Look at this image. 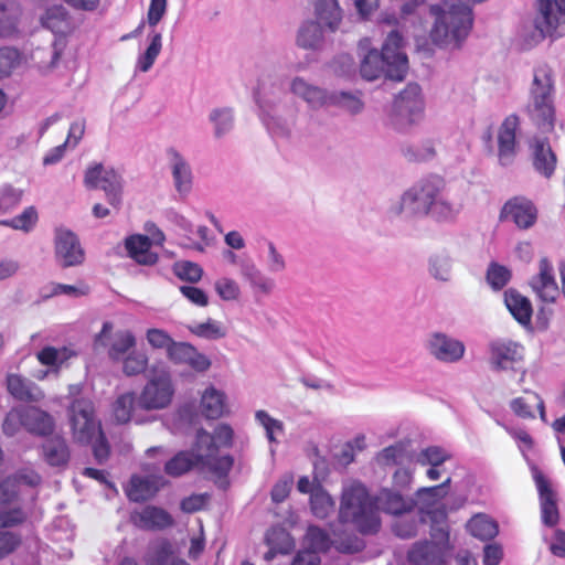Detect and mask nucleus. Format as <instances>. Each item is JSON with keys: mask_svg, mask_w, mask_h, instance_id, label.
Listing matches in <instances>:
<instances>
[{"mask_svg": "<svg viewBox=\"0 0 565 565\" xmlns=\"http://www.w3.org/2000/svg\"><path fill=\"white\" fill-rule=\"evenodd\" d=\"M416 508V500L404 492L382 488L372 497L363 483L354 481L342 490L339 520L352 524L362 534H375L381 527L379 510L402 516L414 512Z\"/></svg>", "mask_w": 565, "mask_h": 565, "instance_id": "nucleus-1", "label": "nucleus"}, {"mask_svg": "<svg viewBox=\"0 0 565 565\" xmlns=\"http://www.w3.org/2000/svg\"><path fill=\"white\" fill-rule=\"evenodd\" d=\"M404 39L394 30L386 36L381 52L370 49V39H362L359 49L363 54L360 73L367 81H374L382 76L395 82H402L408 70V60L402 51Z\"/></svg>", "mask_w": 565, "mask_h": 565, "instance_id": "nucleus-2", "label": "nucleus"}, {"mask_svg": "<svg viewBox=\"0 0 565 565\" xmlns=\"http://www.w3.org/2000/svg\"><path fill=\"white\" fill-rule=\"evenodd\" d=\"M259 118L274 140L282 136L281 97L282 78L279 63H259L257 82L253 90Z\"/></svg>", "mask_w": 565, "mask_h": 565, "instance_id": "nucleus-3", "label": "nucleus"}, {"mask_svg": "<svg viewBox=\"0 0 565 565\" xmlns=\"http://www.w3.org/2000/svg\"><path fill=\"white\" fill-rule=\"evenodd\" d=\"M234 459L230 455L215 457V447L210 433L204 429L196 431L195 443L191 451H180L164 467L168 475L181 476L193 467L207 470L218 478L226 477L232 469Z\"/></svg>", "mask_w": 565, "mask_h": 565, "instance_id": "nucleus-4", "label": "nucleus"}, {"mask_svg": "<svg viewBox=\"0 0 565 565\" xmlns=\"http://www.w3.org/2000/svg\"><path fill=\"white\" fill-rule=\"evenodd\" d=\"M430 11L436 15L430 31L431 41L440 47H460L473 25L471 4L452 3L448 10L433 6Z\"/></svg>", "mask_w": 565, "mask_h": 565, "instance_id": "nucleus-5", "label": "nucleus"}, {"mask_svg": "<svg viewBox=\"0 0 565 565\" xmlns=\"http://www.w3.org/2000/svg\"><path fill=\"white\" fill-rule=\"evenodd\" d=\"M554 77L547 65L534 68L530 89V103L526 107L532 121L541 129H552L555 119Z\"/></svg>", "mask_w": 565, "mask_h": 565, "instance_id": "nucleus-6", "label": "nucleus"}, {"mask_svg": "<svg viewBox=\"0 0 565 565\" xmlns=\"http://www.w3.org/2000/svg\"><path fill=\"white\" fill-rule=\"evenodd\" d=\"M446 182L438 175L423 178L407 189L399 201L391 207V213L404 218L428 216L436 195L445 192Z\"/></svg>", "mask_w": 565, "mask_h": 565, "instance_id": "nucleus-7", "label": "nucleus"}, {"mask_svg": "<svg viewBox=\"0 0 565 565\" xmlns=\"http://www.w3.org/2000/svg\"><path fill=\"white\" fill-rule=\"evenodd\" d=\"M525 348L510 338H495L488 343V364L493 372H509L519 375L522 383L526 375L524 365Z\"/></svg>", "mask_w": 565, "mask_h": 565, "instance_id": "nucleus-8", "label": "nucleus"}, {"mask_svg": "<svg viewBox=\"0 0 565 565\" xmlns=\"http://www.w3.org/2000/svg\"><path fill=\"white\" fill-rule=\"evenodd\" d=\"M423 117L422 88L416 83H409L394 99L392 124L397 130H406L413 125H417Z\"/></svg>", "mask_w": 565, "mask_h": 565, "instance_id": "nucleus-9", "label": "nucleus"}, {"mask_svg": "<svg viewBox=\"0 0 565 565\" xmlns=\"http://www.w3.org/2000/svg\"><path fill=\"white\" fill-rule=\"evenodd\" d=\"M68 417L73 438L76 443L86 445L100 435V423L96 419L94 405L87 398L73 401L68 408Z\"/></svg>", "mask_w": 565, "mask_h": 565, "instance_id": "nucleus-10", "label": "nucleus"}, {"mask_svg": "<svg viewBox=\"0 0 565 565\" xmlns=\"http://www.w3.org/2000/svg\"><path fill=\"white\" fill-rule=\"evenodd\" d=\"M167 12V0H150L147 12V23L152 29L147 40L149 42L146 51L138 55L136 61V71L147 73L153 66L157 57L162 50V34L154 30Z\"/></svg>", "mask_w": 565, "mask_h": 565, "instance_id": "nucleus-11", "label": "nucleus"}, {"mask_svg": "<svg viewBox=\"0 0 565 565\" xmlns=\"http://www.w3.org/2000/svg\"><path fill=\"white\" fill-rule=\"evenodd\" d=\"M84 184L88 189H102L107 201L114 207H119L122 195V178L113 168L95 163L87 168L84 175Z\"/></svg>", "mask_w": 565, "mask_h": 565, "instance_id": "nucleus-12", "label": "nucleus"}, {"mask_svg": "<svg viewBox=\"0 0 565 565\" xmlns=\"http://www.w3.org/2000/svg\"><path fill=\"white\" fill-rule=\"evenodd\" d=\"M174 388L168 372L153 375L142 388L137 399L141 409L158 411L168 407L172 401Z\"/></svg>", "mask_w": 565, "mask_h": 565, "instance_id": "nucleus-13", "label": "nucleus"}, {"mask_svg": "<svg viewBox=\"0 0 565 565\" xmlns=\"http://www.w3.org/2000/svg\"><path fill=\"white\" fill-rule=\"evenodd\" d=\"M539 11L534 25L542 38L565 34V0H539Z\"/></svg>", "mask_w": 565, "mask_h": 565, "instance_id": "nucleus-14", "label": "nucleus"}, {"mask_svg": "<svg viewBox=\"0 0 565 565\" xmlns=\"http://www.w3.org/2000/svg\"><path fill=\"white\" fill-rule=\"evenodd\" d=\"M54 252L56 263L63 268L78 266L85 258L77 236L67 228H56Z\"/></svg>", "mask_w": 565, "mask_h": 565, "instance_id": "nucleus-15", "label": "nucleus"}, {"mask_svg": "<svg viewBox=\"0 0 565 565\" xmlns=\"http://www.w3.org/2000/svg\"><path fill=\"white\" fill-rule=\"evenodd\" d=\"M520 117L511 114L504 118L498 131V159L502 167L514 162L518 153L516 132L520 130Z\"/></svg>", "mask_w": 565, "mask_h": 565, "instance_id": "nucleus-16", "label": "nucleus"}, {"mask_svg": "<svg viewBox=\"0 0 565 565\" xmlns=\"http://www.w3.org/2000/svg\"><path fill=\"white\" fill-rule=\"evenodd\" d=\"M427 350L440 362L457 363L463 358L466 345L461 340L444 332H434L427 340Z\"/></svg>", "mask_w": 565, "mask_h": 565, "instance_id": "nucleus-17", "label": "nucleus"}, {"mask_svg": "<svg viewBox=\"0 0 565 565\" xmlns=\"http://www.w3.org/2000/svg\"><path fill=\"white\" fill-rule=\"evenodd\" d=\"M533 479L540 497L542 523L554 527L559 521L556 493L547 478L537 468L533 469Z\"/></svg>", "mask_w": 565, "mask_h": 565, "instance_id": "nucleus-18", "label": "nucleus"}, {"mask_svg": "<svg viewBox=\"0 0 565 565\" xmlns=\"http://www.w3.org/2000/svg\"><path fill=\"white\" fill-rule=\"evenodd\" d=\"M113 330L111 322H104L100 332L95 338L96 347H107L108 355L114 361H119L136 345V338L129 330H119L113 334L110 342L106 343Z\"/></svg>", "mask_w": 565, "mask_h": 565, "instance_id": "nucleus-19", "label": "nucleus"}, {"mask_svg": "<svg viewBox=\"0 0 565 565\" xmlns=\"http://www.w3.org/2000/svg\"><path fill=\"white\" fill-rule=\"evenodd\" d=\"M537 218V210L532 201L515 196L504 203L501 213V221H511L519 228H530L534 225Z\"/></svg>", "mask_w": 565, "mask_h": 565, "instance_id": "nucleus-20", "label": "nucleus"}, {"mask_svg": "<svg viewBox=\"0 0 565 565\" xmlns=\"http://www.w3.org/2000/svg\"><path fill=\"white\" fill-rule=\"evenodd\" d=\"M168 164L178 194L185 198L193 188V172L186 158L175 148L167 150Z\"/></svg>", "mask_w": 565, "mask_h": 565, "instance_id": "nucleus-21", "label": "nucleus"}, {"mask_svg": "<svg viewBox=\"0 0 565 565\" xmlns=\"http://www.w3.org/2000/svg\"><path fill=\"white\" fill-rule=\"evenodd\" d=\"M534 292L544 302H554L559 296V288L555 280L554 268L548 258L543 257L539 263V274L530 282Z\"/></svg>", "mask_w": 565, "mask_h": 565, "instance_id": "nucleus-22", "label": "nucleus"}, {"mask_svg": "<svg viewBox=\"0 0 565 565\" xmlns=\"http://www.w3.org/2000/svg\"><path fill=\"white\" fill-rule=\"evenodd\" d=\"M168 358L175 364L189 365L196 372H205L211 366L210 359L200 353L195 347L188 342H173L168 348Z\"/></svg>", "mask_w": 565, "mask_h": 565, "instance_id": "nucleus-23", "label": "nucleus"}, {"mask_svg": "<svg viewBox=\"0 0 565 565\" xmlns=\"http://www.w3.org/2000/svg\"><path fill=\"white\" fill-rule=\"evenodd\" d=\"M530 147L535 171L542 177L550 179L555 172L557 159L548 140L546 138H534Z\"/></svg>", "mask_w": 565, "mask_h": 565, "instance_id": "nucleus-24", "label": "nucleus"}, {"mask_svg": "<svg viewBox=\"0 0 565 565\" xmlns=\"http://www.w3.org/2000/svg\"><path fill=\"white\" fill-rule=\"evenodd\" d=\"M7 390L9 394L21 402H40L44 397L43 391L31 380L19 374L7 375Z\"/></svg>", "mask_w": 565, "mask_h": 565, "instance_id": "nucleus-25", "label": "nucleus"}, {"mask_svg": "<svg viewBox=\"0 0 565 565\" xmlns=\"http://www.w3.org/2000/svg\"><path fill=\"white\" fill-rule=\"evenodd\" d=\"M162 486V477L134 476L126 488V494L131 501L142 502L152 498Z\"/></svg>", "mask_w": 565, "mask_h": 565, "instance_id": "nucleus-26", "label": "nucleus"}, {"mask_svg": "<svg viewBox=\"0 0 565 565\" xmlns=\"http://www.w3.org/2000/svg\"><path fill=\"white\" fill-rule=\"evenodd\" d=\"M443 561L438 544L428 540L415 542L407 552V562L411 565H437Z\"/></svg>", "mask_w": 565, "mask_h": 565, "instance_id": "nucleus-27", "label": "nucleus"}, {"mask_svg": "<svg viewBox=\"0 0 565 565\" xmlns=\"http://www.w3.org/2000/svg\"><path fill=\"white\" fill-rule=\"evenodd\" d=\"M134 523L145 530H161L173 523L172 516L163 509L146 507L140 512L132 514Z\"/></svg>", "mask_w": 565, "mask_h": 565, "instance_id": "nucleus-28", "label": "nucleus"}, {"mask_svg": "<svg viewBox=\"0 0 565 565\" xmlns=\"http://www.w3.org/2000/svg\"><path fill=\"white\" fill-rule=\"evenodd\" d=\"M504 303L521 326H530L533 310L531 301L526 297L514 289H508L504 292Z\"/></svg>", "mask_w": 565, "mask_h": 565, "instance_id": "nucleus-29", "label": "nucleus"}, {"mask_svg": "<svg viewBox=\"0 0 565 565\" xmlns=\"http://www.w3.org/2000/svg\"><path fill=\"white\" fill-rule=\"evenodd\" d=\"M24 428L35 435L46 436L54 429L52 416L38 407H23Z\"/></svg>", "mask_w": 565, "mask_h": 565, "instance_id": "nucleus-30", "label": "nucleus"}, {"mask_svg": "<svg viewBox=\"0 0 565 565\" xmlns=\"http://www.w3.org/2000/svg\"><path fill=\"white\" fill-rule=\"evenodd\" d=\"M291 90L295 95L303 98L312 108L328 106L331 103L330 93L320 87L309 85L302 78H295L292 81Z\"/></svg>", "mask_w": 565, "mask_h": 565, "instance_id": "nucleus-31", "label": "nucleus"}, {"mask_svg": "<svg viewBox=\"0 0 565 565\" xmlns=\"http://www.w3.org/2000/svg\"><path fill=\"white\" fill-rule=\"evenodd\" d=\"M396 518L397 519L392 524V532L402 540L415 537L419 526L425 523V514L422 510L417 509L409 514Z\"/></svg>", "mask_w": 565, "mask_h": 565, "instance_id": "nucleus-32", "label": "nucleus"}, {"mask_svg": "<svg viewBox=\"0 0 565 565\" xmlns=\"http://www.w3.org/2000/svg\"><path fill=\"white\" fill-rule=\"evenodd\" d=\"M151 242L148 236L132 235L126 239L129 255L139 264L152 265L158 260L157 254L150 252Z\"/></svg>", "mask_w": 565, "mask_h": 565, "instance_id": "nucleus-33", "label": "nucleus"}, {"mask_svg": "<svg viewBox=\"0 0 565 565\" xmlns=\"http://www.w3.org/2000/svg\"><path fill=\"white\" fill-rule=\"evenodd\" d=\"M200 407L206 418L215 419L221 417L226 407L224 393L214 386L207 387L202 394Z\"/></svg>", "mask_w": 565, "mask_h": 565, "instance_id": "nucleus-34", "label": "nucleus"}, {"mask_svg": "<svg viewBox=\"0 0 565 565\" xmlns=\"http://www.w3.org/2000/svg\"><path fill=\"white\" fill-rule=\"evenodd\" d=\"M43 455L50 466H65L70 459V450L63 437L54 436L43 444Z\"/></svg>", "mask_w": 565, "mask_h": 565, "instance_id": "nucleus-35", "label": "nucleus"}, {"mask_svg": "<svg viewBox=\"0 0 565 565\" xmlns=\"http://www.w3.org/2000/svg\"><path fill=\"white\" fill-rule=\"evenodd\" d=\"M76 351L71 347H44L36 353V358L42 365L58 370L70 359L76 356Z\"/></svg>", "mask_w": 565, "mask_h": 565, "instance_id": "nucleus-36", "label": "nucleus"}, {"mask_svg": "<svg viewBox=\"0 0 565 565\" xmlns=\"http://www.w3.org/2000/svg\"><path fill=\"white\" fill-rule=\"evenodd\" d=\"M209 121L213 127L215 139H222L228 135L234 127V113L230 107H216L209 113Z\"/></svg>", "mask_w": 565, "mask_h": 565, "instance_id": "nucleus-37", "label": "nucleus"}, {"mask_svg": "<svg viewBox=\"0 0 565 565\" xmlns=\"http://www.w3.org/2000/svg\"><path fill=\"white\" fill-rule=\"evenodd\" d=\"M468 532L481 540L490 541L499 533V527L495 521L484 514H476L467 523Z\"/></svg>", "mask_w": 565, "mask_h": 565, "instance_id": "nucleus-38", "label": "nucleus"}, {"mask_svg": "<svg viewBox=\"0 0 565 565\" xmlns=\"http://www.w3.org/2000/svg\"><path fill=\"white\" fill-rule=\"evenodd\" d=\"M316 14L318 21L328 26L332 32L337 30L342 19V11L338 0H317Z\"/></svg>", "mask_w": 565, "mask_h": 565, "instance_id": "nucleus-39", "label": "nucleus"}, {"mask_svg": "<svg viewBox=\"0 0 565 565\" xmlns=\"http://www.w3.org/2000/svg\"><path fill=\"white\" fill-rule=\"evenodd\" d=\"M323 38L322 23L320 21H309L300 28L297 43L303 49L318 50L323 43Z\"/></svg>", "mask_w": 565, "mask_h": 565, "instance_id": "nucleus-40", "label": "nucleus"}, {"mask_svg": "<svg viewBox=\"0 0 565 565\" xmlns=\"http://www.w3.org/2000/svg\"><path fill=\"white\" fill-rule=\"evenodd\" d=\"M303 543L306 548L313 551L318 555L329 552L334 544L329 533L317 525L308 526Z\"/></svg>", "mask_w": 565, "mask_h": 565, "instance_id": "nucleus-41", "label": "nucleus"}, {"mask_svg": "<svg viewBox=\"0 0 565 565\" xmlns=\"http://www.w3.org/2000/svg\"><path fill=\"white\" fill-rule=\"evenodd\" d=\"M451 484V478L448 477L444 482L437 486L423 487L416 490L415 500L426 507H434L440 500L447 497Z\"/></svg>", "mask_w": 565, "mask_h": 565, "instance_id": "nucleus-42", "label": "nucleus"}, {"mask_svg": "<svg viewBox=\"0 0 565 565\" xmlns=\"http://www.w3.org/2000/svg\"><path fill=\"white\" fill-rule=\"evenodd\" d=\"M459 206L447 200L445 192L436 195L428 215L439 222L452 221L459 213Z\"/></svg>", "mask_w": 565, "mask_h": 565, "instance_id": "nucleus-43", "label": "nucleus"}, {"mask_svg": "<svg viewBox=\"0 0 565 565\" xmlns=\"http://www.w3.org/2000/svg\"><path fill=\"white\" fill-rule=\"evenodd\" d=\"M310 508L316 518L326 519L334 510V501L322 487H317L311 493Z\"/></svg>", "mask_w": 565, "mask_h": 565, "instance_id": "nucleus-44", "label": "nucleus"}, {"mask_svg": "<svg viewBox=\"0 0 565 565\" xmlns=\"http://www.w3.org/2000/svg\"><path fill=\"white\" fill-rule=\"evenodd\" d=\"M189 331L206 340H218L226 335L225 328L221 322L207 319L205 322H195L188 327Z\"/></svg>", "mask_w": 565, "mask_h": 565, "instance_id": "nucleus-45", "label": "nucleus"}, {"mask_svg": "<svg viewBox=\"0 0 565 565\" xmlns=\"http://www.w3.org/2000/svg\"><path fill=\"white\" fill-rule=\"evenodd\" d=\"M134 393H125L120 395L114 404V416L119 424L128 423L132 416L137 405Z\"/></svg>", "mask_w": 565, "mask_h": 565, "instance_id": "nucleus-46", "label": "nucleus"}, {"mask_svg": "<svg viewBox=\"0 0 565 565\" xmlns=\"http://www.w3.org/2000/svg\"><path fill=\"white\" fill-rule=\"evenodd\" d=\"M36 222L38 212L33 206H29L21 214L14 216L13 218L1 221L0 223L13 230L29 233L35 226Z\"/></svg>", "mask_w": 565, "mask_h": 565, "instance_id": "nucleus-47", "label": "nucleus"}, {"mask_svg": "<svg viewBox=\"0 0 565 565\" xmlns=\"http://www.w3.org/2000/svg\"><path fill=\"white\" fill-rule=\"evenodd\" d=\"M265 544L268 547V551L264 554L266 562H270L277 555L282 554V526L280 524H276L267 530Z\"/></svg>", "mask_w": 565, "mask_h": 565, "instance_id": "nucleus-48", "label": "nucleus"}, {"mask_svg": "<svg viewBox=\"0 0 565 565\" xmlns=\"http://www.w3.org/2000/svg\"><path fill=\"white\" fill-rule=\"evenodd\" d=\"M331 106H338L348 110L351 114H358L363 109L362 100L354 94L349 92H332L330 93Z\"/></svg>", "mask_w": 565, "mask_h": 565, "instance_id": "nucleus-49", "label": "nucleus"}, {"mask_svg": "<svg viewBox=\"0 0 565 565\" xmlns=\"http://www.w3.org/2000/svg\"><path fill=\"white\" fill-rule=\"evenodd\" d=\"M511 270L495 262L490 263L487 269V281L493 290H501L511 279Z\"/></svg>", "mask_w": 565, "mask_h": 565, "instance_id": "nucleus-50", "label": "nucleus"}, {"mask_svg": "<svg viewBox=\"0 0 565 565\" xmlns=\"http://www.w3.org/2000/svg\"><path fill=\"white\" fill-rule=\"evenodd\" d=\"M451 455L440 446H428L420 450L417 462L423 466H441Z\"/></svg>", "mask_w": 565, "mask_h": 565, "instance_id": "nucleus-51", "label": "nucleus"}, {"mask_svg": "<svg viewBox=\"0 0 565 565\" xmlns=\"http://www.w3.org/2000/svg\"><path fill=\"white\" fill-rule=\"evenodd\" d=\"M18 32L17 10L0 7V36L13 38L18 34Z\"/></svg>", "mask_w": 565, "mask_h": 565, "instance_id": "nucleus-52", "label": "nucleus"}, {"mask_svg": "<svg viewBox=\"0 0 565 565\" xmlns=\"http://www.w3.org/2000/svg\"><path fill=\"white\" fill-rule=\"evenodd\" d=\"M242 274L254 288H257L262 292H269L274 287V282L266 278L253 264L245 265L242 269Z\"/></svg>", "mask_w": 565, "mask_h": 565, "instance_id": "nucleus-53", "label": "nucleus"}, {"mask_svg": "<svg viewBox=\"0 0 565 565\" xmlns=\"http://www.w3.org/2000/svg\"><path fill=\"white\" fill-rule=\"evenodd\" d=\"M430 275L440 281H448L451 273V260L448 256L437 255L429 260Z\"/></svg>", "mask_w": 565, "mask_h": 565, "instance_id": "nucleus-54", "label": "nucleus"}, {"mask_svg": "<svg viewBox=\"0 0 565 565\" xmlns=\"http://www.w3.org/2000/svg\"><path fill=\"white\" fill-rule=\"evenodd\" d=\"M403 154L409 161H427L434 158L435 149L433 142L428 140L420 146H408L404 148Z\"/></svg>", "mask_w": 565, "mask_h": 565, "instance_id": "nucleus-55", "label": "nucleus"}, {"mask_svg": "<svg viewBox=\"0 0 565 565\" xmlns=\"http://www.w3.org/2000/svg\"><path fill=\"white\" fill-rule=\"evenodd\" d=\"M24 412L23 406L12 408L4 417V420L2 423V430L3 433L12 437L21 429V427H24Z\"/></svg>", "mask_w": 565, "mask_h": 565, "instance_id": "nucleus-56", "label": "nucleus"}, {"mask_svg": "<svg viewBox=\"0 0 565 565\" xmlns=\"http://www.w3.org/2000/svg\"><path fill=\"white\" fill-rule=\"evenodd\" d=\"M148 364V358L142 352L132 351L124 359L122 371L131 376L142 373Z\"/></svg>", "mask_w": 565, "mask_h": 565, "instance_id": "nucleus-57", "label": "nucleus"}, {"mask_svg": "<svg viewBox=\"0 0 565 565\" xmlns=\"http://www.w3.org/2000/svg\"><path fill=\"white\" fill-rule=\"evenodd\" d=\"M66 15L67 12L63 6H53L45 11L41 22L44 28L55 32L60 29L61 23L65 21Z\"/></svg>", "mask_w": 565, "mask_h": 565, "instance_id": "nucleus-58", "label": "nucleus"}, {"mask_svg": "<svg viewBox=\"0 0 565 565\" xmlns=\"http://www.w3.org/2000/svg\"><path fill=\"white\" fill-rule=\"evenodd\" d=\"M174 273L182 280L196 282L201 279L203 270L195 263L180 262L174 265Z\"/></svg>", "mask_w": 565, "mask_h": 565, "instance_id": "nucleus-59", "label": "nucleus"}, {"mask_svg": "<svg viewBox=\"0 0 565 565\" xmlns=\"http://www.w3.org/2000/svg\"><path fill=\"white\" fill-rule=\"evenodd\" d=\"M20 54L12 47H0V77L8 76L19 64Z\"/></svg>", "mask_w": 565, "mask_h": 565, "instance_id": "nucleus-60", "label": "nucleus"}, {"mask_svg": "<svg viewBox=\"0 0 565 565\" xmlns=\"http://www.w3.org/2000/svg\"><path fill=\"white\" fill-rule=\"evenodd\" d=\"M215 447V457L217 456L221 447H231L233 441V429L225 424H220L215 427L213 435L210 434Z\"/></svg>", "mask_w": 565, "mask_h": 565, "instance_id": "nucleus-61", "label": "nucleus"}, {"mask_svg": "<svg viewBox=\"0 0 565 565\" xmlns=\"http://www.w3.org/2000/svg\"><path fill=\"white\" fill-rule=\"evenodd\" d=\"M215 289L223 300H235L239 295L238 285L230 278H221L215 282Z\"/></svg>", "mask_w": 565, "mask_h": 565, "instance_id": "nucleus-62", "label": "nucleus"}, {"mask_svg": "<svg viewBox=\"0 0 565 565\" xmlns=\"http://www.w3.org/2000/svg\"><path fill=\"white\" fill-rule=\"evenodd\" d=\"M147 341L154 349H166L173 344V339L162 329H149L147 331Z\"/></svg>", "mask_w": 565, "mask_h": 565, "instance_id": "nucleus-63", "label": "nucleus"}, {"mask_svg": "<svg viewBox=\"0 0 565 565\" xmlns=\"http://www.w3.org/2000/svg\"><path fill=\"white\" fill-rule=\"evenodd\" d=\"M413 482V472L407 468H399L393 475V487L396 491L407 492Z\"/></svg>", "mask_w": 565, "mask_h": 565, "instance_id": "nucleus-64", "label": "nucleus"}]
</instances>
